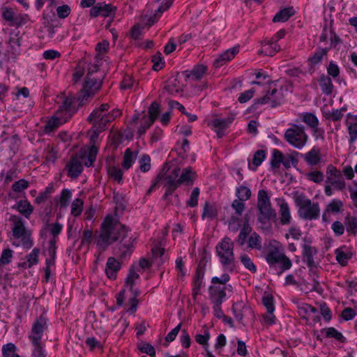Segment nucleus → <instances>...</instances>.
<instances>
[{
  "label": "nucleus",
  "mask_w": 357,
  "mask_h": 357,
  "mask_svg": "<svg viewBox=\"0 0 357 357\" xmlns=\"http://www.w3.org/2000/svg\"><path fill=\"white\" fill-rule=\"evenodd\" d=\"M114 242H119L114 255L120 259L130 257L133 252L137 238L130 230L112 215H107L100 226L99 235L96 238L97 248L105 250Z\"/></svg>",
  "instance_id": "1"
},
{
  "label": "nucleus",
  "mask_w": 357,
  "mask_h": 357,
  "mask_svg": "<svg viewBox=\"0 0 357 357\" xmlns=\"http://www.w3.org/2000/svg\"><path fill=\"white\" fill-rule=\"evenodd\" d=\"M81 105L74 96H67L59 105L54 116L49 120L44 128L45 133L56 130L61 125L66 123L77 112Z\"/></svg>",
  "instance_id": "2"
},
{
  "label": "nucleus",
  "mask_w": 357,
  "mask_h": 357,
  "mask_svg": "<svg viewBox=\"0 0 357 357\" xmlns=\"http://www.w3.org/2000/svg\"><path fill=\"white\" fill-rule=\"evenodd\" d=\"M257 220L263 229H269L271 228V222L277 221L276 211L272 208L270 197L267 191L259 190L257 195Z\"/></svg>",
  "instance_id": "3"
},
{
  "label": "nucleus",
  "mask_w": 357,
  "mask_h": 357,
  "mask_svg": "<svg viewBox=\"0 0 357 357\" xmlns=\"http://www.w3.org/2000/svg\"><path fill=\"white\" fill-rule=\"evenodd\" d=\"M99 68L97 65H91L89 69L85 79L83 88L77 96H73L75 100L85 105L101 88L102 81L100 77H93V75L98 73Z\"/></svg>",
  "instance_id": "4"
},
{
  "label": "nucleus",
  "mask_w": 357,
  "mask_h": 357,
  "mask_svg": "<svg viewBox=\"0 0 357 357\" xmlns=\"http://www.w3.org/2000/svg\"><path fill=\"white\" fill-rule=\"evenodd\" d=\"M229 280L230 276L227 273L222 274L220 278H212V284L208 287L209 298L212 303H222L226 300V290L231 287L227 284Z\"/></svg>",
  "instance_id": "5"
},
{
  "label": "nucleus",
  "mask_w": 357,
  "mask_h": 357,
  "mask_svg": "<svg viewBox=\"0 0 357 357\" xmlns=\"http://www.w3.org/2000/svg\"><path fill=\"white\" fill-rule=\"evenodd\" d=\"M9 221L12 222L11 229L13 238L20 239L23 247L30 249L33 245L31 238L32 232L26 227L24 220L21 217L12 215Z\"/></svg>",
  "instance_id": "6"
},
{
  "label": "nucleus",
  "mask_w": 357,
  "mask_h": 357,
  "mask_svg": "<svg viewBox=\"0 0 357 357\" xmlns=\"http://www.w3.org/2000/svg\"><path fill=\"white\" fill-rule=\"evenodd\" d=\"M284 133V140L291 146L297 149H302L308 141V135L305 132L303 125L289 123Z\"/></svg>",
  "instance_id": "7"
},
{
  "label": "nucleus",
  "mask_w": 357,
  "mask_h": 357,
  "mask_svg": "<svg viewBox=\"0 0 357 357\" xmlns=\"http://www.w3.org/2000/svg\"><path fill=\"white\" fill-rule=\"evenodd\" d=\"M181 169L176 165L169 166L165 163L162 169L155 178V181L151 185L148 193H151L155 189L158 183L162 181L164 185L179 186V175Z\"/></svg>",
  "instance_id": "8"
},
{
  "label": "nucleus",
  "mask_w": 357,
  "mask_h": 357,
  "mask_svg": "<svg viewBox=\"0 0 357 357\" xmlns=\"http://www.w3.org/2000/svg\"><path fill=\"white\" fill-rule=\"evenodd\" d=\"M296 203L298 206V215L303 220H314L320 216V206L318 202L312 203L305 195H300L296 198Z\"/></svg>",
  "instance_id": "9"
},
{
  "label": "nucleus",
  "mask_w": 357,
  "mask_h": 357,
  "mask_svg": "<svg viewBox=\"0 0 357 357\" xmlns=\"http://www.w3.org/2000/svg\"><path fill=\"white\" fill-rule=\"evenodd\" d=\"M215 252L219 257L220 263L224 266L229 268V271H234V243L229 237L223 238L216 245Z\"/></svg>",
  "instance_id": "10"
},
{
  "label": "nucleus",
  "mask_w": 357,
  "mask_h": 357,
  "mask_svg": "<svg viewBox=\"0 0 357 357\" xmlns=\"http://www.w3.org/2000/svg\"><path fill=\"white\" fill-rule=\"evenodd\" d=\"M265 259L270 266L278 264L280 273L290 269L292 266L290 259L278 246H271L268 249Z\"/></svg>",
  "instance_id": "11"
},
{
  "label": "nucleus",
  "mask_w": 357,
  "mask_h": 357,
  "mask_svg": "<svg viewBox=\"0 0 357 357\" xmlns=\"http://www.w3.org/2000/svg\"><path fill=\"white\" fill-rule=\"evenodd\" d=\"M283 99L282 89H277L275 85H269L265 95L257 99L255 102L261 105L268 104L271 107H275L282 103Z\"/></svg>",
  "instance_id": "12"
},
{
  "label": "nucleus",
  "mask_w": 357,
  "mask_h": 357,
  "mask_svg": "<svg viewBox=\"0 0 357 357\" xmlns=\"http://www.w3.org/2000/svg\"><path fill=\"white\" fill-rule=\"evenodd\" d=\"M326 183L340 191L344 190L346 188V183L342 172L331 165L328 166L326 169Z\"/></svg>",
  "instance_id": "13"
},
{
  "label": "nucleus",
  "mask_w": 357,
  "mask_h": 357,
  "mask_svg": "<svg viewBox=\"0 0 357 357\" xmlns=\"http://www.w3.org/2000/svg\"><path fill=\"white\" fill-rule=\"evenodd\" d=\"M47 319L40 315L33 322L29 338L32 344L41 343V339L45 331L47 329Z\"/></svg>",
  "instance_id": "14"
},
{
  "label": "nucleus",
  "mask_w": 357,
  "mask_h": 357,
  "mask_svg": "<svg viewBox=\"0 0 357 357\" xmlns=\"http://www.w3.org/2000/svg\"><path fill=\"white\" fill-rule=\"evenodd\" d=\"M88 121L93 123L98 132L103 131L111 122L110 115L103 114L99 109H94L88 117Z\"/></svg>",
  "instance_id": "15"
},
{
  "label": "nucleus",
  "mask_w": 357,
  "mask_h": 357,
  "mask_svg": "<svg viewBox=\"0 0 357 357\" xmlns=\"http://www.w3.org/2000/svg\"><path fill=\"white\" fill-rule=\"evenodd\" d=\"M66 170L69 177L77 178L83 171L82 157L77 155H72L66 165Z\"/></svg>",
  "instance_id": "16"
},
{
  "label": "nucleus",
  "mask_w": 357,
  "mask_h": 357,
  "mask_svg": "<svg viewBox=\"0 0 357 357\" xmlns=\"http://www.w3.org/2000/svg\"><path fill=\"white\" fill-rule=\"evenodd\" d=\"M344 123L349 133V142L350 144L357 141V115L348 113Z\"/></svg>",
  "instance_id": "17"
},
{
  "label": "nucleus",
  "mask_w": 357,
  "mask_h": 357,
  "mask_svg": "<svg viewBox=\"0 0 357 357\" xmlns=\"http://www.w3.org/2000/svg\"><path fill=\"white\" fill-rule=\"evenodd\" d=\"M278 205L280 207V222L282 225H289L291 221L290 208L288 203L284 199H277Z\"/></svg>",
  "instance_id": "18"
},
{
  "label": "nucleus",
  "mask_w": 357,
  "mask_h": 357,
  "mask_svg": "<svg viewBox=\"0 0 357 357\" xmlns=\"http://www.w3.org/2000/svg\"><path fill=\"white\" fill-rule=\"evenodd\" d=\"M303 261L306 263L307 266L310 268H314L316 266L314 261V256L317 254V250L315 247H312L309 244H303Z\"/></svg>",
  "instance_id": "19"
},
{
  "label": "nucleus",
  "mask_w": 357,
  "mask_h": 357,
  "mask_svg": "<svg viewBox=\"0 0 357 357\" xmlns=\"http://www.w3.org/2000/svg\"><path fill=\"white\" fill-rule=\"evenodd\" d=\"M305 162L310 166H317L321 161V155L319 148L314 146L309 151L302 155Z\"/></svg>",
  "instance_id": "20"
},
{
  "label": "nucleus",
  "mask_w": 357,
  "mask_h": 357,
  "mask_svg": "<svg viewBox=\"0 0 357 357\" xmlns=\"http://www.w3.org/2000/svg\"><path fill=\"white\" fill-rule=\"evenodd\" d=\"M121 268V263L113 257L107 259L105 266V273L109 279L115 280L117 273Z\"/></svg>",
  "instance_id": "21"
},
{
  "label": "nucleus",
  "mask_w": 357,
  "mask_h": 357,
  "mask_svg": "<svg viewBox=\"0 0 357 357\" xmlns=\"http://www.w3.org/2000/svg\"><path fill=\"white\" fill-rule=\"evenodd\" d=\"M343 202L337 199H333L326 207L323 215H322V220L324 222H327L328 218L330 216L331 213L337 214L340 213L343 207Z\"/></svg>",
  "instance_id": "22"
},
{
  "label": "nucleus",
  "mask_w": 357,
  "mask_h": 357,
  "mask_svg": "<svg viewBox=\"0 0 357 357\" xmlns=\"http://www.w3.org/2000/svg\"><path fill=\"white\" fill-rule=\"evenodd\" d=\"M238 49L237 47H233L229 49L220 54L217 59L213 61V66L215 68H220L225 65L227 62L232 60L235 56L238 54Z\"/></svg>",
  "instance_id": "23"
},
{
  "label": "nucleus",
  "mask_w": 357,
  "mask_h": 357,
  "mask_svg": "<svg viewBox=\"0 0 357 357\" xmlns=\"http://www.w3.org/2000/svg\"><path fill=\"white\" fill-rule=\"evenodd\" d=\"M280 50V46L276 41L264 40L261 44V48L259 51V54L273 56Z\"/></svg>",
  "instance_id": "24"
},
{
  "label": "nucleus",
  "mask_w": 357,
  "mask_h": 357,
  "mask_svg": "<svg viewBox=\"0 0 357 357\" xmlns=\"http://www.w3.org/2000/svg\"><path fill=\"white\" fill-rule=\"evenodd\" d=\"M347 107L344 106L340 109H333L323 112V116L328 121H341L344 113L347 112Z\"/></svg>",
  "instance_id": "25"
},
{
  "label": "nucleus",
  "mask_w": 357,
  "mask_h": 357,
  "mask_svg": "<svg viewBox=\"0 0 357 357\" xmlns=\"http://www.w3.org/2000/svg\"><path fill=\"white\" fill-rule=\"evenodd\" d=\"M344 224L348 236H357V217L347 214L344 217Z\"/></svg>",
  "instance_id": "26"
},
{
  "label": "nucleus",
  "mask_w": 357,
  "mask_h": 357,
  "mask_svg": "<svg viewBox=\"0 0 357 357\" xmlns=\"http://www.w3.org/2000/svg\"><path fill=\"white\" fill-rule=\"evenodd\" d=\"M251 231L252 227L249 223V219L245 217L243 219V226L238 236V238L236 240L237 243L241 246L244 245L246 242V239Z\"/></svg>",
  "instance_id": "27"
},
{
  "label": "nucleus",
  "mask_w": 357,
  "mask_h": 357,
  "mask_svg": "<svg viewBox=\"0 0 357 357\" xmlns=\"http://www.w3.org/2000/svg\"><path fill=\"white\" fill-rule=\"evenodd\" d=\"M320 88L324 94L329 96L332 94L334 86L333 84L331 78L326 75H321L318 80Z\"/></svg>",
  "instance_id": "28"
},
{
  "label": "nucleus",
  "mask_w": 357,
  "mask_h": 357,
  "mask_svg": "<svg viewBox=\"0 0 357 357\" xmlns=\"http://www.w3.org/2000/svg\"><path fill=\"white\" fill-rule=\"evenodd\" d=\"M346 246H342L335 250V255L337 261L342 266H345L348 264V261L351 258V252H346Z\"/></svg>",
  "instance_id": "29"
},
{
  "label": "nucleus",
  "mask_w": 357,
  "mask_h": 357,
  "mask_svg": "<svg viewBox=\"0 0 357 357\" xmlns=\"http://www.w3.org/2000/svg\"><path fill=\"white\" fill-rule=\"evenodd\" d=\"M235 119V115L234 114H230L227 118L225 119H214L210 122V125L213 128L218 129H226L229 127V126L233 122Z\"/></svg>",
  "instance_id": "30"
},
{
  "label": "nucleus",
  "mask_w": 357,
  "mask_h": 357,
  "mask_svg": "<svg viewBox=\"0 0 357 357\" xmlns=\"http://www.w3.org/2000/svg\"><path fill=\"white\" fill-rule=\"evenodd\" d=\"M330 48H317L313 55L310 56L307 61L310 66H314L319 64L326 56Z\"/></svg>",
  "instance_id": "31"
},
{
  "label": "nucleus",
  "mask_w": 357,
  "mask_h": 357,
  "mask_svg": "<svg viewBox=\"0 0 357 357\" xmlns=\"http://www.w3.org/2000/svg\"><path fill=\"white\" fill-rule=\"evenodd\" d=\"M17 210L26 218H29L33 211V207L27 199L20 200L17 203Z\"/></svg>",
  "instance_id": "32"
},
{
  "label": "nucleus",
  "mask_w": 357,
  "mask_h": 357,
  "mask_svg": "<svg viewBox=\"0 0 357 357\" xmlns=\"http://www.w3.org/2000/svg\"><path fill=\"white\" fill-rule=\"evenodd\" d=\"M321 333L324 334L326 337L334 338L341 343L346 342V338L344 335L333 327L325 328L321 330Z\"/></svg>",
  "instance_id": "33"
},
{
  "label": "nucleus",
  "mask_w": 357,
  "mask_h": 357,
  "mask_svg": "<svg viewBox=\"0 0 357 357\" xmlns=\"http://www.w3.org/2000/svg\"><path fill=\"white\" fill-rule=\"evenodd\" d=\"M218 216V208L215 204H211L206 202L203 208L202 215V219L208 218L213 220Z\"/></svg>",
  "instance_id": "34"
},
{
  "label": "nucleus",
  "mask_w": 357,
  "mask_h": 357,
  "mask_svg": "<svg viewBox=\"0 0 357 357\" xmlns=\"http://www.w3.org/2000/svg\"><path fill=\"white\" fill-rule=\"evenodd\" d=\"M295 13L293 7L284 8L280 12L276 13L274 16L273 21L274 22H284L287 21Z\"/></svg>",
  "instance_id": "35"
},
{
  "label": "nucleus",
  "mask_w": 357,
  "mask_h": 357,
  "mask_svg": "<svg viewBox=\"0 0 357 357\" xmlns=\"http://www.w3.org/2000/svg\"><path fill=\"white\" fill-rule=\"evenodd\" d=\"M195 178V173L192 172L190 167L183 169L179 175V185L181 184L192 185Z\"/></svg>",
  "instance_id": "36"
},
{
  "label": "nucleus",
  "mask_w": 357,
  "mask_h": 357,
  "mask_svg": "<svg viewBox=\"0 0 357 357\" xmlns=\"http://www.w3.org/2000/svg\"><path fill=\"white\" fill-rule=\"evenodd\" d=\"M237 199L245 202L251 197L252 192L250 188L245 185H240L236 189Z\"/></svg>",
  "instance_id": "37"
},
{
  "label": "nucleus",
  "mask_w": 357,
  "mask_h": 357,
  "mask_svg": "<svg viewBox=\"0 0 357 357\" xmlns=\"http://www.w3.org/2000/svg\"><path fill=\"white\" fill-rule=\"evenodd\" d=\"M302 121L309 128H312L319 126V121L318 118L311 112H305L301 114Z\"/></svg>",
  "instance_id": "38"
},
{
  "label": "nucleus",
  "mask_w": 357,
  "mask_h": 357,
  "mask_svg": "<svg viewBox=\"0 0 357 357\" xmlns=\"http://www.w3.org/2000/svg\"><path fill=\"white\" fill-rule=\"evenodd\" d=\"M299 155V153L294 151L292 153L287 154L284 156L282 165L286 169H289L291 166L296 167L298 164V160L297 156Z\"/></svg>",
  "instance_id": "39"
},
{
  "label": "nucleus",
  "mask_w": 357,
  "mask_h": 357,
  "mask_svg": "<svg viewBox=\"0 0 357 357\" xmlns=\"http://www.w3.org/2000/svg\"><path fill=\"white\" fill-rule=\"evenodd\" d=\"M173 1L174 0H165V1L160 6L158 10H155L153 16L151 17L150 19V20H151V24H154L156 21H158V20L159 19V17H160L161 14L163 12L169 9Z\"/></svg>",
  "instance_id": "40"
},
{
  "label": "nucleus",
  "mask_w": 357,
  "mask_h": 357,
  "mask_svg": "<svg viewBox=\"0 0 357 357\" xmlns=\"http://www.w3.org/2000/svg\"><path fill=\"white\" fill-rule=\"evenodd\" d=\"M284 155L278 149H274L272 153L271 160V165L273 169H278L281 164H282Z\"/></svg>",
  "instance_id": "41"
},
{
  "label": "nucleus",
  "mask_w": 357,
  "mask_h": 357,
  "mask_svg": "<svg viewBox=\"0 0 357 357\" xmlns=\"http://www.w3.org/2000/svg\"><path fill=\"white\" fill-rule=\"evenodd\" d=\"M17 347L13 343H8L2 347V357H18Z\"/></svg>",
  "instance_id": "42"
},
{
  "label": "nucleus",
  "mask_w": 357,
  "mask_h": 357,
  "mask_svg": "<svg viewBox=\"0 0 357 357\" xmlns=\"http://www.w3.org/2000/svg\"><path fill=\"white\" fill-rule=\"evenodd\" d=\"M248 247L251 249H261V238L256 232L252 233L248 238Z\"/></svg>",
  "instance_id": "43"
},
{
  "label": "nucleus",
  "mask_w": 357,
  "mask_h": 357,
  "mask_svg": "<svg viewBox=\"0 0 357 357\" xmlns=\"http://www.w3.org/2000/svg\"><path fill=\"white\" fill-rule=\"evenodd\" d=\"M100 16L107 17L114 15L116 8L113 6L112 4L106 3L105 2H100Z\"/></svg>",
  "instance_id": "44"
},
{
  "label": "nucleus",
  "mask_w": 357,
  "mask_h": 357,
  "mask_svg": "<svg viewBox=\"0 0 357 357\" xmlns=\"http://www.w3.org/2000/svg\"><path fill=\"white\" fill-rule=\"evenodd\" d=\"M107 173L109 177L117 181L119 183H121L123 180V172L121 169L116 166H111L107 169Z\"/></svg>",
  "instance_id": "45"
},
{
  "label": "nucleus",
  "mask_w": 357,
  "mask_h": 357,
  "mask_svg": "<svg viewBox=\"0 0 357 357\" xmlns=\"http://www.w3.org/2000/svg\"><path fill=\"white\" fill-rule=\"evenodd\" d=\"M240 261L246 269L249 270L252 273H256L257 267L247 254H242L240 256Z\"/></svg>",
  "instance_id": "46"
},
{
  "label": "nucleus",
  "mask_w": 357,
  "mask_h": 357,
  "mask_svg": "<svg viewBox=\"0 0 357 357\" xmlns=\"http://www.w3.org/2000/svg\"><path fill=\"white\" fill-rule=\"evenodd\" d=\"M135 159V155H134L132 151H131L130 149H127L125 151L123 160L122 163L123 168L126 169H129L131 167L132 163L134 162Z\"/></svg>",
  "instance_id": "47"
},
{
  "label": "nucleus",
  "mask_w": 357,
  "mask_h": 357,
  "mask_svg": "<svg viewBox=\"0 0 357 357\" xmlns=\"http://www.w3.org/2000/svg\"><path fill=\"white\" fill-rule=\"evenodd\" d=\"M139 275L136 271V268L134 266H130L129 269V273L126 278V283L130 287V290L132 291V287L135 284V281L139 278Z\"/></svg>",
  "instance_id": "48"
},
{
  "label": "nucleus",
  "mask_w": 357,
  "mask_h": 357,
  "mask_svg": "<svg viewBox=\"0 0 357 357\" xmlns=\"http://www.w3.org/2000/svg\"><path fill=\"white\" fill-rule=\"evenodd\" d=\"M84 202L79 198L75 199L71 205V214L75 217L81 215L83 209Z\"/></svg>",
  "instance_id": "49"
},
{
  "label": "nucleus",
  "mask_w": 357,
  "mask_h": 357,
  "mask_svg": "<svg viewBox=\"0 0 357 357\" xmlns=\"http://www.w3.org/2000/svg\"><path fill=\"white\" fill-rule=\"evenodd\" d=\"M305 177L308 181L315 183H320L324 181V174L318 170L312 171L305 174Z\"/></svg>",
  "instance_id": "50"
},
{
  "label": "nucleus",
  "mask_w": 357,
  "mask_h": 357,
  "mask_svg": "<svg viewBox=\"0 0 357 357\" xmlns=\"http://www.w3.org/2000/svg\"><path fill=\"white\" fill-rule=\"evenodd\" d=\"M47 227L50 229V234L52 235L51 239H54L57 242L59 235L61 233L63 225L59 222L48 224Z\"/></svg>",
  "instance_id": "51"
},
{
  "label": "nucleus",
  "mask_w": 357,
  "mask_h": 357,
  "mask_svg": "<svg viewBox=\"0 0 357 357\" xmlns=\"http://www.w3.org/2000/svg\"><path fill=\"white\" fill-rule=\"evenodd\" d=\"M151 61L153 63V69L155 71L161 70L165 66V61L160 52L153 55Z\"/></svg>",
  "instance_id": "52"
},
{
  "label": "nucleus",
  "mask_w": 357,
  "mask_h": 357,
  "mask_svg": "<svg viewBox=\"0 0 357 357\" xmlns=\"http://www.w3.org/2000/svg\"><path fill=\"white\" fill-rule=\"evenodd\" d=\"M148 112L149 116H146V118L155 122L160 112V105L156 102H152L149 108Z\"/></svg>",
  "instance_id": "53"
},
{
  "label": "nucleus",
  "mask_w": 357,
  "mask_h": 357,
  "mask_svg": "<svg viewBox=\"0 0 357 357\" xmlns=\"http://www.w3.org/2000/svg\"><path fill=\"white\" fill-rule=\"evenodd\" d=\"M142 123L138 128L137 134L139 137L144 135L146 130L153 125L154 121L153 120H150V119L146 118V116H144L142 119Z\"/></svg>",
  "instance_id": "54"
},
{
  "label": "nucleus",
  "mask_w": 357,
  "mask_h": 357,
  "mask_svg": "<svg viewBox=\"0 0 357 357\" xmlns=\"http://www.w3.org/2000/svg\"><path fill=\"white\" fill-rule=\"evenodd\" d=\"M40 252V250L39 248H35L31 253L26 256L27 262L29 264L28 268H31L32 266L38 263V255Z\"/></svg>",
  "instance_id": "55"
},
{
  "label": "nucleus",
  "mask_w": 357,
  "mask_h": 357,
  "mask_svg": "<svg viewBox=\"0 0 357 357\" xmlns=\"http://www.w3.org/2000/svg\"><path fill=\"white\" fill-rule=\"evenodd\" d=\"M98 152V147L95 145H93L90 147L87 155V161L85 162V165L86 167H91L93 165V162H95L97 154Z\"/></svg>",
  "instance_id": "56"
},
{
  "label": "nucleus",
  "mask_w": 357,
  "mask_h": 357,
  "mask_svg": "<svg viewBox=\"0 0 357 357\" xmlns=\"http://www.w3.org/2000/svg\"><path fill=\"white\" fill-rule=\"evenodd\" d=\"M262 303L265 306L267 312H273L275 310L273 296L271 294H265L262 298Z\"/></svg>",
  "instance_id": "57"
},
{
  "label": "nucleus",
  "mask_w": 357,
  "mask_h": 357,
  "mask_svg": "<svg viewBox=\"0 0 357 357\" xmlns=\"http://www.w3.org/2000/svg\"><path fill=\"white\" fill-rule=\"evenodd\" d=\"M139 169L142 172H148L151 168V158L149 155H143L139 160Z\"/></svg>",
  "instance_id": "58"
},
{
  "label": "nucleus",
  "mask_w": 357,
  "mask_h": 357,
  "mask_svg": "<svg viewBox=\"0 0 357 357\" xmlns=\"http://www.w3.org/2000/svg\"><path fill=\"white\" fill-rule=\"evenodd\" d=\"M241 219L239 216L231 215L228 221L229 230L236 232L241 228Z\"/></svg>",
  "instance_id": "59"
},
{
  "label": "nucleus",
  "mask_w": 357,
  "mask_h": 357,
  "mask_svg": "<svg viewBox=\"0 0 357 357\" xmlns=\"http://www.w3.org/2000/svg\"><path fill=\"white\" fill-rule=\"evenodd\" d=\"M265 158L266 151L264 150H258L255 153L252 158V165H255L254 169H255L262 163Z\"/></svg>",
  "instance_id": "60"
},
{
  "label": "nucleus",
  "mask_w": 357,
  "mask_h": 357,
  "mask_svg": "<svg viewBox=\"0 0 357 357\" xmlns=\"http://www.w3.org/2000/svg\"><path fill=\"white\" fill-rule=\"evenodd\" d=\"M207 70L206 66L204 65H198L195 66L193 70L191 71L192 76L196 80L200 79L203 75L206 73Z\"/></svg>",
  "instance_id": "61"
},
{
  "label": "nucleus",
  "mask_w": 357,
  "mask_h": 357,
  "mask_svg": "<svg viewBox=\"0 0 357 357\" xmlns=\"http://www.w3.org/2000/svg\"><path fill=\"white\" fill-rule=\"evenodd\" d=\"M29 187V182L25 179H20L12 185V190L15 192H21Z\"/></svg>",
  "instance_id": "62"
},
{
  "label": "nucleus",
  "mask_w": 357,
  "mask_h": 357,
  "mask_svg": "<svg viewBox=\"0 0 357 357\" xmlns=\"http://www.w3.org/2000/svg\"><path fill=\"white\" fill-rule=\"evenodd\" d=\"M84 73L85 68L84 66L81 63H78L74 70V73H73V81L75 83L78 82L84 75Z\"/></svg>",
  "instance_id": "63"
},
{
  "label": "nucleus",
  "mask_w": 357,
  "mask_h": 357,
  "mask_svg": "<svg viewBox=\"0 0 357 357\" xmlns=\"http://www.w3.org/2000/svg\"><path fill=\"white\" fill-rule=\"evenodd\" d=\"M231 208L234 210L238 216H241L245 208V204L243 201L234 199L231 203Z\"/></svg>",
  "instance_id": "64"
}]
</instances>
